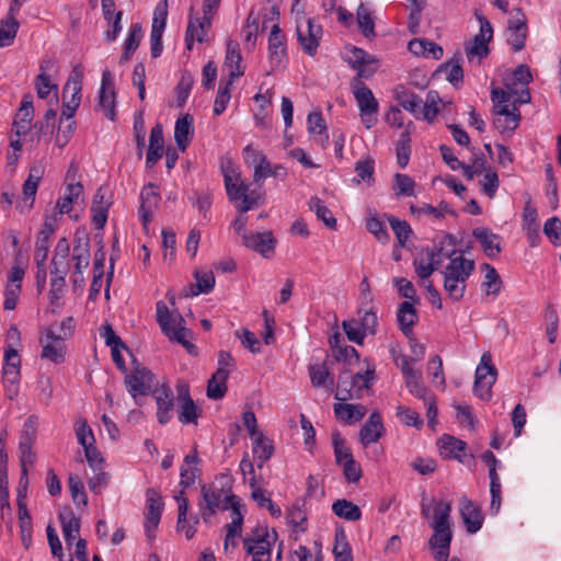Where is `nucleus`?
<instances>
[{
	"mask_svg": "<svg viewBox=\"0 0 561 561\" xmlns=\"http://www.w3.org/2000/svg\"><path fill=\"white\" fill-rule=\"evenodd\" d=\"M451 504L447 501H433L428 504L425 497L421 502V514L424 518H432L430 526L434 534L428 540L430 548L435 551V561H448L450 542L453 539L450 522Z\"/></svg>",
	"mask_w": 561,
	"mask_h": 561,
	"instance_id": "f257e3e1",
	"label": "nucleus"
},
{
	"mask_svg": "<svg viewBox=\"0 0 561 561\" xmlns=\"http://www.w3.org/2000/svg\"><path fill=\"white\" fill-rule=\"evenodd\" d=\"M156 316L161 331L170 341L180 343L190 354H196V346L187 341L191 331L184 327V319L180 312H170L167 305L160 300L156 304Z\"/></svg>",
	"mask_w": 561,
	"mask_h": 561,
	"instance_id": "f03ea898",
	"label": "nucleus"
},
{
	"mask_svg": "<svg viewBox=\"0 0 561 561\" xmlns=\"http://www.w3.org/2000/svg\"><path fill=\"white\" fill-rule=\"evenodd\" d=\"M454 247V238L451 236H446L442 245L438 248V252L442 253L443 257L450 260L443 274L446 277L457 278L459 280L461 278V280L467 282L474 271V261L465 259L461 255L454 256L456 253Z\"/></svg>",
	"mask_w": 561,
	"mask_h": 561,
	"instance_id": "7ed1b4c3",
	"label": "nucleus"
},
{
	"mask_svg": "<svg viewBox=\"0 0 561 561\" xmlns=\"http://www.w3.org/2000/svg\"><path fill=\"white\" fill-rule=\"evenodd\" d=\"M277 533L267 527H255L250 535L243 539V548L252 557V561H271L272 546L275 542Z\"/></svg>",
	"mask_w": 561,
	"mask_h": 561,
	"instance_id": "20e7f679",
	"label": "nucleus"
},
{
	"mask_svg": "<svg viewBox=\"0 0 561 561\" xmlns=\"http://www.w3.org/2000/svg\"><path fill=\"white\" fill-rule=\"evenodd\" d=\"M351 88L358 105L362 123L367 129H370L377 124L379 103L373 91L362 80L354 78Z\"/></svg>",
	"mask_w": 561,
	"mask_h": 561,
	"instance_id": "39448f33",
	"label": "nucleus"
},
{
	"mask_svg": "<svg viewBox=\"0 0 561 561\" xmlns=\"http://www.w3.org/2000/svg\"><path fill=\"white\" fill-rule=\"evenodd\" d=\"M83 71L81 65H76L64 87V108L60 115V123L64 118L70 121L81 102V90H82Z\"/></svg>",
	"mask_w": 561,
	"mask_h": 561,
	"instance_id": "423d86ee",
	"label": "nucleus"
},
{
	"mask_svg": "<svg viewBox=\"0 0 561 561\" xmlns=\"http://www.w3.org/2000/svg\"><path fill=\"white\" fill-rule=\"evenodd\" d=\"M497 370L492 364V357L489 352L482 354L480 364L476 369L473 392L483 401L492 398V386L496 381Z\"/></svg>",
	"mask_w": 561,
	"mask_h": 561,
	"instance_id": "0eeeda50",
	"label": "nucleus"
},
{
	"mask_svg": "<svg viewBox=\"0 0 561 561\" xmlns=\"http://www.w3.org/2000/svg\"><path fill=\"white\" fill-rule=\"evenodd\" d=\"M221 0H204L203 18L190 19L186 32L185 44L188 50L192 49L194 41L203 43L206 30L210 27L211 19L216 13Z\"/></svg>",
	"mask_w": 561,
	"mask_h": 561,
	"instance_id": "6e6552de",
	"label": "nucleus"
},
{
	"mask_svg": "<svg viewBox=\"0 0 561 561\" xmlns=\"http://www.w3.org/2000/svg\"><path fill=\"white\" fill-rule=\"evenodd\" d=\"M153 381V374L140 365H136L133 371L125 376L126 389L136 401L138 396H147L152 391Z\"/></svg>",
	"mask_w": 561,
	"mask_h": 561,
	"instance_id": "1a4fd4ad",
	"label": "nucleus"
},
{
	"mask_svg": "<svg viewBox=\"0 0 561 561\" xmlns=\"http://www.w3.org/2000/svg\"><path fill=\"white\" fill-rule=\"evenodd\" d=\"M321 35L322 27L313 24L311 19H306L304 23L297 25L298 41L304 51L310 56L316 54Z\"/></svg>",
	"mask_w": 561,
	"mask_h": 561,
	"instance_id": "9d476101",
	"label": "nucleus"
},
{
	"mask_svg": "<svg viewBox=\"0 0 561 561\" xmlns=\"http://www.w3.org/2000/svg\"><path fill=\"white\" fill-rule=\"evenodd\" d=\"M268 53L271 71L267 75L283 67L286 61L285 36L277 24L273 25L268 37Z\"/></svg>",
	"mask_w": 561,
	"mask_h": 561,
	"instance_id": "9b49d317",
	"label": "nucleus"
},
{
	"mask_svg": "<svg viewBox=\"0 0 561 561\" xmlns=\"http://www.w3.org/2000/svg\"><path fill=\"white\" fill-rule=\"evenodd\" d=\"M229 495L230 494H225L222 489L203 485L202 497L205 502V504H201L203 518L206 519L207 516L213 515L217 508H230L231 506L226 500V496Z\"/></svg>",
	"mask_w": 561,
	"mask_h": 561,
	"instance_id": "f8f14e48",
	"label": "nucleus"
},
{
	"mask_svg": "<svg viewBox=\"0 0 561 561\" xmlns=\"http://www.w3.org/2000/svg\"><path fill=\"white\" fill-rule=\"evenodd\" d=\"M160 195L157 192L154 184L149 183L146 185L140 193V206L138 209L139 218L142 222L144 228L152 220V214L158 208Z\"/></svg>",
	"mask_w": 561,
	"mask_h": 561,
	"instance_id": "ddd939ff",
	"label": "nucleus"
},
{
	"mask_svg": "<svg viewBox=\"0 0 561 561\" xmlns=\"http://www.w3.org/2000/svg\"><path fill=\"white\" fill-rule=\"evenodd\" d=\"M242 242L244 247L268 257L274 252L276 240L271 231H264L244 233Z\"/></svg>",
	"mask_w": 561,
	"mask_h": 561,
	"instance_id": "4468645a",
	"label": "nucleus"
},
{
	"mask_svg": "<svg viewBox=\"0 0 561 561\" xmlns=\"http://www.w3.org/2000/svg\"><path fill=\"white\" fill-rule=\"evenodd\" d=\"M442 253L437 250L426 248L422 250L420 257L415 259L413 265L417 276L422 279L428 278L442 264Z\"/></svg>",
	"mask_w": 561,
	"mask_h": 561,
	"instance_id": "2eb2a0df",
	"label": "nucleus"
},
{
	"mask_svg": "<svg viewBox=\"0 0 561 561\" xmlns=\"http://www.w3.org/2000/svg\"><path fill=\"white\" fill-rule=\"evenodd\" d=\"M516 18L508 22L507 42L514 51H519L525 47L527 37L526 18L522 9H515Z\"/></svg>",
	"mask_w": 561,
	"mask_h": 561,
	"instance_id": "dca6fc26",
	"label": "nucleus"
},
{
	"mask_svg": "<svg viewBox=\"0 0 561 561\" xmlns=\"http://www.w3.org/2000/svg\"><path fill=\"white\" fill-rule=\"evenodd\" d=\"M362 374L351 375L348 371H344L340 375L337 380V389L335 392V399L339 401H347L354 398L360 397L362 387L359 378Z\"/></svg>",
	"mask_w": 561,
	"mask_h": 561,
	"instance_id": "f3484780",
	"label": "nucleus"
},
{
	"mask_svg": "<svg viewBox=\"0 0 561 561\" xmlns=\"http://www.w3.org/2000/svg\"><path fill=\"white\" fill-rule=\"evenodd\" d=\"M157 403V419L161 425L167 424L173 416L174 396L172 390L162 386L153 391Z\"/></svg>",
	"mask_w": 561,
	"mask_h": 561,
	"instance_id": "a211bd4d",
	"label": "nucleus"
},
{
	"mask_svg": "<svg viewBox=\"0 0 561 561\" xmlns=\"http://www.w3.org/2000/svg\"><path fill=\"white\" fill-rule=\"evenodd\" d=\"M99 106L103 110L104 115L114 121L115 118V91L112 82V76L108 70L103 72L102 83L99 93Z\"/></svg>",
	"mask_w": 561,
	"mask_h": 561,
	"instance_id": "6ab92c4d",
	"label": "nucleus"
},
{
	"mask_svg": "<svg viewBox=\"0 0 561 561\" xmlns=\"http://www.w3.org/2000/svg\"><path fill=\"white\" fill-rule=\"evenodd\" d=\"M460 515L469 534L479 531L483 524L481 510L467 496L460 500Z\"/></svg>",
	"mask_w": 561,
	"mask_h": 561,
	"instance_id": "aec40b11",
	"label": "nucleus"
},
{
	"mask_svg": "<svg viewBox=\"0 0 561 561\" xmlns=\"http://www.w3.org/2000/svg\"><path fill=\"white\" fill-rule=\"evenodd\" d=\"M42 345V358L48 359L54 364H61L65 360L66 344L62 339L50 336L44 333L39 339Z\"/></svg>",
	"mask_w": 561,
	"mask_h": 561,
	"instance_id": "412c9836",
	"label": "nucleus"
},
{
	"mask_svg": "<svg viewBox=\"0 0 561 561\" xmlns=\"http://www.w3.org/2000/svg\"><path fill=\"white\" fill-rule=\"evenodd\" d=\"M178 401L180 405L179 421L182 424H196L199 411L190 396L188 387L183 385L178 389Z\"/></svg>",
	"mask_w": 561,
	"mask_h": 561,
	"instance_id": "4be33fe9",
	"label": "nucleus"
},
{
	"mask_svg": "<svg viewBox=\"0 0 561 561\" xmlns=\"http://www.w3.org/2000/svg\"><path fill=\"white\" fill-rule=\"evenodd\" d=\"M385 433L381 415L378 411L373 412L369 419L359 431V442L364 447L376 443Z\"/></svg>",
	"mask_w": 561,
	"mask_h": 561,
	"instance_id": "5701e85b",
	"label": "nucleus"
},
{
	"mask_svg": "<svg viewBox=\"0 0 561 561\" xmlns=\"http://www.w3.org/2000/svg\"><path fill=\"white\" fill-rule=\"evenodd\" d=\"M34 118L33 98L31 94H25L22 99L21 106L14 119L15 134L24 136L30 129V125Z\"/></svg>",
	"mask_w": 561,
	"mask_h": 561,
	"instance_id": "b1692460",
	"label": "nucleus"
},
{
	"mask_svg": "<svg viewBox=\"0 0 561 561\" xmlns=\"http://www.w3.org/2000/svg\"><path fill=\"white\" fill-rule=\"evenodd\" d=\"M472 236L480 241L486 256L494 259L502 251L501 237L493 233L490 229L479 227L473 229Z\"/></svg>",
	"mask_w": 561,
	"mask_h": 561,
	"instance_id": "393cba45",
	"label": "nucleus"
},
{
	"mask_svg": "<svg viewBox=\"0 0 561 561\" xmlns=\"http://www.w3.org/2000/svg\"><path fill=\"white\" fill-rule=\"evenodd\" d=\"M413 305L414 302L403 301L399 305L397 311V320L400 330L407 337H410L413 333V325L417 322L419 319L416 309Z\"/></svg>",
	"mask_w": 561,
	"mask_h": 561,
	"instance_id": "a878e982",
	"label": "nucleus"
},
{
	"mask_svg": "<svg viewBox=\"0 0 561 561\" xmlns=\"http://www.w3.org/2000/svg\"><path fill=\"white\" fill-rule=\"evenodd\" d=\"M396 100L405 111L412 113L416 118L420 117L423 99L403 85L394 89Z\"/></svg>",
	"mask_w": 561,
	"mask_h": 561,
	"instance_id": "bb28decb",
	"label": "nucleus"
},
{
	"mask_svg": "<svg viewBox=\"0 0 561 561\" xmlns=\"http://www.w3.org/2000/svg\"><path fill=\"white\" fill-rule=\"evenodd\" d=\"M193 136V117L185 114L176 119L174 127V140L181 151H185Z\"/></svg>",
	"mask_w": 561,
	"mask_h": 561,
	"instance_id": "cd10ccee",
	"label": "nucleus"
},
{
	"mask_svg": "<svg viewBox=\"0 0 561 561\" xmlns=\"http://www.w3.org/2000/svg\"><path fill=\"white\" fill-rule=\"evenodd\" d=\"M199 462L197 447L194 446L193 450L184 457L183 465L180 471V485L187 488L195 482L196 473L199 471L196 465Z\"/></svg>",
	"mask_w": 561,
	"mask_h": 561,
	"instance_id": "c85d7f7f",
	"label": "nucleus"
},
{
	"mask_svg": "<svg viewBox=\"0 0 561 561\" xmlns=\"http://www.w3.org/2000/svg\"><path fill=\"white\" fill-rule=\"evenodd\" d=\"M335 416L345 424L362 420L367 409L362 404L335 403L333 407Z\"/></svg>",
	"mask_w": 561,
	"mask_h": 561,
	"instance_id": "c756f323",
	"label": "nucleus"
},
{
	"mask_svg": "<svg viewBox=\"0 0 561 561\" xmlns=\"http://www.w3.org/2000/svg\"><path fill=\"white\" fill-rule=\"evenodd\" d=\"M241 54L239 49V44L234 41H228L227 43V54L225 59V67L229 69V79L233 81L236 78H239L243 75V70L241 68Z\"/></svg>",
	"mask_w": 561,
	"mask_h": 561,
	"instance_id": "7c9ffc66",
	"label": "nucleus"
},
{
	"mask_svg": "<svg viewBox=\"0 0 561 561\" xmlns=\"http://www.w3.org/2000/svg\"><path fill=\"white\" fill-rule=\"evenodd\" d=\"M440 455L445 458L457 459L463 462L460 455L466 449L467 444L451 435L444 434L438 440Z\"/></svg>",
	"mask_w": 561,
	"mask_h": 561,
	"instance_id": "2f4dec72",
	"label": "nucleus"
},
{
	"mask_svg": "<svg viewBox=\"0 0 561 561\" xmlns=\"http://www.w3.org/2000/svg\"><path fill=\"white\" fill-rule=\"evenodd\" d=\"M286 174L287 171L283 165L277 164L272 167L267 158L262 157L260 162L254 165L253 181L254 183H260L268 176L284 179Z\"/></svg>",
	"mask_w": 561,
	"mask_h": 561,
	"instance_id": "473e14b6",
	"label": "nucleus"
},
{
	"mask_svg": "<svg viewBox=\"0 0 561 561\" xmlns=\"http://www.w3.org/2000/svg\"><path fill=\"white\" fill-rule=\"evenodd\" d=\"M55 231V227L51 222L45 221L42 230L38 233L34 257L36 262L44 263L47 260L48 251H49V239Z\"/></svg>",
	"mask_w": 561,
	"mask_h": 561,
	"instance_id": "72a5a7b5",
	"label": "nucleus"
},
{
	"mask_svg": "<svg viewBox=\"0 0 561 561\" xmlns=\"http://www.w3.org/2000/svg\"><path fill=\"white\" fill-rule=\"evenodd\" d=\"M83 194V186L80 182H70L61 196L57 202L59 214H69L72 209L73 204L78 203Z\"/></svg>",
	"mask_w": 561,
	"mask_h": 561,
	"instance_id": "f704fd0d",
	"label": "nucleus"
},
{
	"mask_svg": "<svg viewBox=\"0 0 561 561\" xmlns=\"http://www.w3.org/2000/svg\"><path fill=\"white\" fill-rule=\"evenodd\" d=\"M229 377V370L217 369L207 385V396L210 399H221L227 391V379Z\"/></svg>",
	"mask_w": 561,
	"mask_h": 561,
	"instance_id": "c9c22d12",
	"label": "nucleus"
},
{
	"mask_svg": "<svg viewBox=\"0 0 561 561\" xmlns=\"http://www.w3.org/2000/svg\"><path fill=\"white\" fill-rule=\"evenodd\" d=\"M332 511L337 517L348 522H356L362 517L360 508L345 499L336 500L332 504Z\"/></svg>",
	"mask_w": 561,
	"mask_h": 561,
	"instance_id": "e433bc0d",
	"label": "nucleus"
},
{
	"mask_svg": "<svg viewBox=\"0 0 561 561\" xmlns=\"http://www.w3.org/2000/svg\"><path fill=\"white\" fill-rule=\"evenodd\" d=\"M253 439V454L257 459V468H262L263 465L273 456L274 446L264 434L256 435Z\"/></svg>",
	"mask_w": 561,
	"mask_h": 561,
	"instance_id": "4c0bfd02",
	"label": "nucleus"
},
{
	"mask_svg": "<svg viewBox=\"0 0 561 561\" xmlns=\"http://www.w3.org/2000/svg\"><path fill=\"white\" fill-rule=\"evenodd\" d=\"M72 259L75 261V274H82L90 263V248L89 240H79L72 251Z\"/></svg>",
	"mask_w": 561,
	"mask_h": 561,
	"instance_id": "58836bf2",
	"label": "nucleus"
},
{
	"mask_svg": "<svg viewBox=\"0 0 561 561\" xmlns=\"http://www.w3.org/2000/svg\"><path fill=\"white\" fill-rule=\"evenodd\" d=\"M16 12H12L9 8L8 18L0 26V47L12 44L19 30V22L15 19Z\"/></svg>",
	"mask_w": 561,
	"mask_h": 561,
	"instance_id": "ea45409f",
	"label": "nucleus"
},
{
	"mask_svg": "<svg viewBox=\"0 0 561 561\" xmlns=\"http://www.w3.org/2000/svg\"><path fill=\"white\" fill-rule=\"evenodd\" d=\"M64 538L67 545H71L80 531V519L72 512L60 514Z\"/></svg>",
	"mask_w": 561,
	"mask_h": 561,
	"instance_id": "a19ab883",
	"label": "nucleus"
},
{
	"mask_svg": "<svg viewBox=\"0 0 561 561\" xmlns=\"http://www.w3.org/2000/svg\"><path fill=\"white\" fill-rule=\"evenodd\" d=\"M356 18L362 34L366 38H373L375 36V20L370 10L364 3L358 5Z\"/></svg>",
	"mask_w": 561,
	"mask_h": 561,
	"instance_id": "79ce46f5",
	"label": "nucleus"
},
{
	"mask_svg": "<svg viewBox=\"0 0 561 561\" xmlns=\"http://www.w3.org/2000/svg\"><path fill=\"white\" fill-rule=\"evenodd\" d=\"M482 270L485 271L482 286L485 288L486 295L497 296L502 288V279L497 271L490 264L484 263Z\"/></svg>",
	"mask_w": 561,
	"mask_h": 561,
	"instance_id": "37998d69",
	"label": "nucleus"
},
{
	"mask_svg": "<svg viewBox=\"0 0 561 561\" xmlns=\"http://www.w3.org/2000/svg\"><path fill=\"white\" fill-rule=\"evenodd\" d=\"M308 131L310 134L318 133L320 136L317 140L322 147L329 142V136L327 134V125L320 112H312L308 115Z\"/></svg>",
	"mask_w": 561,
	"mask_h": 561,
	"instance_id": "c03bdc74",
	"label": "nucleus"
},
{
	"mask_svg": "<svg viewBox=\"0 0 561 561\" xmlns=\"http://www.w3.org/2000/svg\"><path fill=\"white\" fill-rule=\"evenodd\" d=\"M44 170L42 167H33L30 170V174L23 184L24 198L31 199V205L35 198L39 181L42 180Z\"/></svg>",
	"mask_w": 561,
	"mask_h": 561,
	"instance_id": "a18cd8bd",
	"label": "nucleus"
},
{
	"mask_svg": "<svg viewBox=\"0 0 561 561\" xmlns=\"http://www.w3.org/2000/svg\"><path fill=\"white\" fill-rule=\"evenodd\" d=\"M142 37V27L139 23H135L130 26L127 38L124 44V53L122 60H129L131 54L138 48Z\"/></svg>",
	"mask_w": 561,
	"mask_h": 561,
	"instance_id": "49530a36",
	"label": "nucleus"
},
{
	"mask_svg": "<svg viewBox=\"0 0 561 561\" xmlns=\"http://www.w3.org/2000/svg\"><path fill=\"white\" fill-rule=\"evenodd\" d=\"M226 500L232 510V520L227 525V533H230V536H239L241 534L243 523L239 499L236 495H229L226 496Z\"/></svg>",
	"mask_w": 561,
	"mask_h": 561,
	"instance_id": "de8ad7c7",
	"label": "nucleus"
},
{
	"mask_svg": "<svg viewBox=\"0 0 561 561\" xmlns=\"http://www.w3.org/2000/svg\"><path fill=\"white\" fill-rule=\"evenodd\" d=\"M393 191L397 197L415 196V181L408 174L396 173L393 176Z\"/></svg>",
	"mask_w": 561,
	"mask_h": 561,
	"instance_id": "09e8293b",
	"label": "nucleus"
},
{
	"mask_svg": "<svg viewBox=\"0 0 561 561\" xmlns=\"http://www.w3.org/2000/svg\"><path fill=\"white\" fill-rule=\"evenodd\" d=\"M196 284L190 286V295L197 296L202 293H209L213 290L215 285V276L213 272H199L195 273Z\"/></svg>",
	"mask_w": 561,
	"mask_h": 561,
	"instance_id": "8fccbe9b",
	"label": "nucleus"
},
{
	"mask_svg": "<svg viewBox=\"0 0 561 561\" xmlns=\"http://www.w3.org/2000/svg\"><path fill=\"white\" fill-rule=\"evenodd\" d=\"M405 386L410 393L419 399L426 400L427 389L423 385L422 373L420 370L410 371L404 377Z\"/></svg>",
	"mask_w": 561,
	"mask_h": 561,
	"instance_id": "3c124183",
	"label": "nucleus"
},
{
	"mask_svg": "<svg viewBox=\"0 0 561 561\" xmlns=\"http://www.w3.org/2000/svg\"><path fill=\"white\" fill-rule=\"evenodd\" d=\"M75 330V320L71 317L64 319L60 323L50 324L44 333L50 336H58L65 342L67 339L72 336Z\"/></svg>",
	"mask_w": 561,
	"mask_h": 561,
	"instance_id": "603ef678",
	"label": "nucleus"
},
{
	"mask_svg": "<svg viewBox=\"0 0 561 561\" xmlns=\"http://www.w3.org/2000/svg\"><path fill=\"white\" fill-rule=\"evenodd\" d=\"M309 207L316 213L319 220H322L329 228H334L336 219L333 217L332 211L324 205L319 197H312L309 201Z\"/></svg>",
	"mask_w": 561,
	"mask_h": 561,
	"instance_id": "864d4df0",
	"label": "nucleus"
},
{
	"mask_svg": "<svg viewBox=\"0 0 561 561\" xmlns=\"http://www.w3.org/2000/svg\"><path fill=\"white\" fill-rule=\"evenodd\" d=\"M332 445L334 449L335 462L341 466L353 458L351 449L346 446L344 438L339 431L332 433Z\"/></svg>",
	"mask_w": 561,
	"mask_h": 561,
	"instance_id": "5fc2aeb1",
	"label": "nucleus"
},
{
	"mask_svg": "<svg viewBox=\"0 0 561 561\" xmlns=\"http://www.w3.org/2000/svg\"><path fill=\"white\" fill-rule=\"evenodd\" d=\"M287 522L295 530L305 533L307 530V515L302 506L297 502L287 512Z\"/></svg>",
	"mask_w": 561,
	"mask_h": 561,
	"instance_id": "6e6d98bb",
	"label": "nucleus"
},
{
	"mask_svg": "<svg viewBox=\"0 0 561 561\" xmlns=\"http://www.w3.org/2000/svg\"><path fill=\"white\" fill-rule=\"evenodd\" d=\"M493 113L495 117H504L512 123V128H517L520 114L518 107L513 103L512 110L505 103L494 102Z\"/></svg>",
	"mask_w": 561,
	"mask_h": 561,
	"instance_id": "4d7b16f0",
	"label": "nucleus"
},
{
	"mask_svg": "<svg viewBox=\"0 0 561 561\" xmlns=\"http://www.w3.org/2000/svg\"><path fill=\"white\" fill-rule=\"evenodd\" d=\"M493 113L495 117H504L512 123V128H517L520 114L518 107L513 103L512 110L505 103L494 102Z\"/></svg>",
	"mask_w": 561,
	"mask_h": 561,
	"instance_id": "13d9d810",
	"label": "nucleus"
},
{
	"mask_svg": "<svg viewBox=\"0 0 561 561\" xmlns=\"http://www.w3.org/2000/svg\"><path fill=\"white\" fill-rule=\"evenodd\" d=\"M493 113L495 117H504L512 123V128H517L520 114L518 107L513 103L512 110L505 103L494 102Z\"/></svg>",
	"mask_w": 561,
	"mask_h": 561,
	"instance_id": "bf43d9fd",
	"label": "nucleus"
},
{
	"mask_svg": "<svg viewBox=\"0 0 561 561\" xmlns=\"http://www.w3.org/2000/svg\"><path fill=\"white\" fill-rule=\"evenodd\" d=\"M359 319L358 322L366 334H375L378 325V318L376 314V310L374 307H369L368 309L359 308L358 309Z\"/></svg>",
	"mask_w": 561,
	"mask_h": 561,
	"instance_id": "052dcab7",
	"label": "nucleus"
},
{
	"mask_svg": "<svg viewBox=\"0 0 561 561\" xmlns=\"http://www.w3.org/2000/svg\"><path fill=\"white\" fill-rule=\"evenodd\" d=\"M440 98L437 91H430L426 96V101H423V107L421 110L420 115L428 122H433L438 113V104L440 103Z\"/></svg>",
	"mask_w": 561,
	"mask_h": 561,
	"instance_id": "680f3d73",
	"label": "nucleus"
},
{
	"mask_svg": "<svg viewBox=\"0 0 561 561\" xmlns=\"http://www.w3.org/2000/svg\"><path fill=\"white\" fill-rule=\"evenodd\" d=\"M232 82L233 81H231V80H227L225 82V84L222 82H220L218 92H217V96H216L215 103H214V114L215 115H220L226 110V107L231 99L230 87H231Z\"/></svg>",
	"mask_w": 561,
	"mask_h": 561,
	"instance_id": "e2e57ef3",
	"label": "nucleus"
},
{
	"mask_svg": "<svg viewBox=\"0 0 561 561\" xmlns=\"http://www.w3.org/2000/svg\"><path fill=\"white\" fill-rule=\"evenodd\" d=\"M342 328L351 342L363 344L366 333L357 319L344 320Z\"/></svg>",
	"mask_w": 561,
	"mask_h": 561,
	"instance_id": "0e129e2a",
	"label": "nucleus"
},
{
	"mask_svg": "<svg viewBox=\"0 0 561 561\" xmlns=\"http://www.w3.org/2000/svg\"><path fill=\"white\" fill-rule=\"evenodd\" d=\"M34 83L39 99H46L54 91L55 99L57 100L58 85L51 82L48 75L38 73Z\"/></svg>",
	"mask_w": 561,
	"mask_h": 561,
	"instance_id": "69168bd1",
	"label": "nucleus"
},
{
	"mask_svg": "<svg viewBox=\"0 0 561 561\" xmlns=\"http://www.w3.org/2000/svg\"><path fill=\"white\" fill-rule=\"evenodd\" d=\"M374 159L367 157L365 159H360L355 163V171L359 178V181L367 182L368 184L374 182Z\"/></svg>",
	"mask_w": 561,
	"mask_h": 561,
	"instance_id": "338daca9",
	"label": "nucleus"
},
{
	"mask_svg": "<svg viewBox=\"0 0 561 561\" xmlns=\"http://www.w3.org/2000/svg\"><path fill=\"white\" fill-rule=\"evenodd\" d=\"M444 289L453 300L458 301L463 297L466 282L444 276Z\"/></svg>",
	"mask_w": 561,
	"mask_h": 561,
	"instance_id": "774afa93",
	"label": "nucleus"
}]
</instances>
